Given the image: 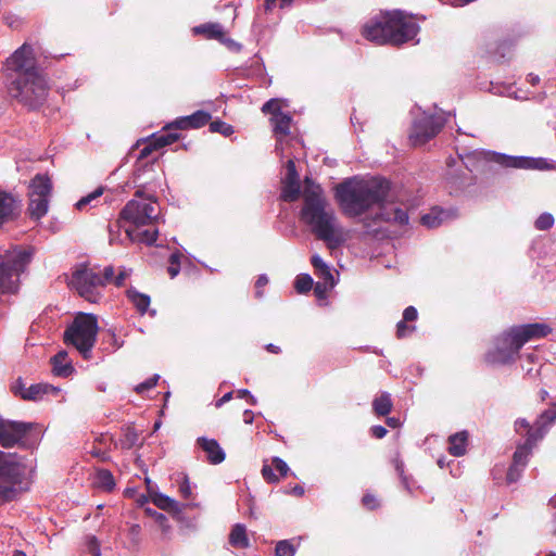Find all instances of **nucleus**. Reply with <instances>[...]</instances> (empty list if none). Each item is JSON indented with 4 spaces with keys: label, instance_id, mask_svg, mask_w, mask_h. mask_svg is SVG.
I'll return each mask as SVG.
<instances>
[{
    "label": "nucleus",
    "instance_id": "f257e3e1",
    "mask_svg": "<svg viewBox=\"0 0 556 556\" xmlns=\"http://www.w3.org/2000/svg\"><path fill=\"white\" fill-rule=\"evenodd\" d=\"M303 198L301 219L312 232L328 245L343 241V229L334 210L328 203L324 190L311 176H286L281 181L280 198L285 202H295Z\"/></svg>",
    "mask_w": 556,
    "mask_h": 556
},
{
    "label": "nucleus",
    "instance_id": "f03ea898",
    "mask_svg": "<svg viewBox=\"0 0 556 556\" xmlns=\"http://www.w3.org/2000/svg\"><path fill=\"white\" fill-rule=\"evenodd\" d=\"M5 68L15 74L8 87L10 96L31 110L41 106L47 99L48 86L36 65L33 47L28 43L20 47L7 59Z\"/></svg>",
    "mask_w": 556,
    "mask_h": 556
},
{
    "label": "nucleus",
    "instance_id": "7ed1b4c3",
    "mask_svg": "<svg viewBox=\"0 0 556 556\" xmlns=\"http://www.w3.org/2000/svg\"><path fill=\"white\" fill-rule=\"evenodd\" d=\"M391 182L384 176H370L366 179L349 177L334 189V198L342 212L357 217L375 205H381L389 197Z\"/></svg>",
    "mask_w": 556,
    "mask_h": 556
},
{
    "label": "nucleus",
    "instance_id": "20e7f679",
    "mask_svg": "<svg viewBox=\"0 0 556 556\" xmlns=\"http://www.w3.org/2000/svg\"><path fill=\"white\" fill-rule=\"evenodd\" d=\"M419 31V26L404 12L395 10L381 13L370 18L364 26L363 36L377 45L400 46L413 40Z\"/></svg>",
    "mask_w": 556,
    "mask_h": 556
},
{
    "label": "nucleus",
    "instance_id": "39448f33",
    "mask_svg": "<svg viewBox=\"0 0 556 556\" xmlns=\"http://www.w3.org/2000/svg\"><path fill=\"white\" fill-rule=\"evenodd\" d=\"M552 332L546 324L514 326L494 338L493 346L485 353L490 365H506L516 361L521 348L533 339L544 338Z\"/></svg>",
    "mask_w": 556,
    "mask_h": 556
},
{
    "label": "nucleus",
    "instance_id": "423d86ee",
    "mask_svg": "<svg viewBox=\"0 0 556 556\" xmlns=\"http://www.w3.org/2000/svg\"><path fill=\"white\" fill-rule=\"evenodd\" d=\"M36 466L17 454L0 451V505L29 489Z\"/></svg>",
    "mask_w": 556,
    "mask_h": 556
},
{
    "label": "nucleus",
    "instance_id": "0eeeda50",
    "mask_svg": "<svg viewBox=\"0 0 556 556\" xmlns=\"http://www.w3.org/2000/svg\"><path fill=\"white\" fill-rule=\"evenodd\" d=\"M460 161L469 172L484 170L488 164H497L505 168L523 170H553L556 172V161L545 157L511 156L489 150H477Z\"/></svg>",
    "mask_w": 556,
    "mask_h": 556
},
{
    "label": "nucleus",
    "instance_id": "6e6552de",
    "mask_svg": "<svg viewBox=\"0 0 556 556\" xmlns=\"http://www.w3.org/2000/svg\"><path fill=\"white\" fill-rule=\"evenodd\" d=\"M31 260V252L13 248L0 254V294L15 293L20 287V276Z\"/></svg>",
    "mask_w": 556,
    "mask_h": 556
},
{
    "label": "nucleus",
    "instance_id": "1a4fd4ad",
    "mask_svg": "<svg viewBox=\"0 0 556 556\" xmlns=\"http://www.w3.org/2000/svg\"><path fill=\"white\" fill-rule=\"evenodd\" d=\"M179 139L177 132H157L153 134L150 138L144 140L143 147L139 150L138 154L130 156L136 159V170L134 174H147L150 172H164V168L159 161V150L174 143Z\"/></svg>",
    "mask_w": 556,
    "mask_h": 556
},
{
    "label": "nucleus",
    "instance_id": "9d476101",
    "mask_svg": "<svg viewBox=\"0 0 556 556\" xmlns=\"http://www.w3.org/2000/svg\"><path fill=\"white\" fill-rule=\"evenodd\" d=\"M98 333V321L92 314L78 315L64 332V341L74 345L85 359L91 358Z\"/></svg>",
    "mask_w": 556,
    "mask_h": 556
},
{
    "label": "nucleus",
    "instance_id": "9b49d317",
    "mask_svg": "<svg viewBox=\"0 0 556 556\" xmlns=\"http://www.w3.org/2000/svg\"><path fill=\"white\" fill-rule=\"evenodd\" d=\"M138 199L130 200L122 210V217L136 227L154 223L160 215V207L155 201L154 192L146 187L137 189Z\"/></svg>",
    "mask_w": 556,
    "mask_h": 556
},
{
    "label": "nucleus",
    "instance_id": "f8f14e48",
    "mask_svg": "<svg viewBox=\"0 0 556 556\" xmlns=\"http://www.w3.org/2000/svg\"><path fill=\"white\" fill-rule=\"evenodd\" d=\"M52 190V181L49 176H34L30 180L27 212L31 219L38 220L48 213Z\"/></svg>",
    "mask_w": 556,
    "mask_h": 556
},
{
    "label": "nucleus",
    "instance_id": "ddd939ff",
    "mask_svg": "<svg viewBox=\"0 0 556 556\" xmlns=\"http://www.w3.org/2000/svg\"><path fill=\"white\" fill-rule=\"evenodd\" d=\"M447 118L443 111L435 113L422 112L415 118L409 134V141L414 147H421L433 139L444 127Z\"/></svg>",
    "mask_w": 556,
    "mask_h": 556
},
{
    "label": "nucleus",
    "instance_id": "4468645a",
    "mask_svg": "<svg viewBox=\"0 0 556 556\" xmlns=\"http://www.w3.org/2000/svg\"><path fill=\"white\" fill-rule=\"evenodd\" d=\"M68 286L91 303H97L101 299L100 273L93 268H76L68 280Z\"/></svg>",
    "mask_w": 556,
    "mask_h": 556
},
{
    "label": "nucleus",
    "instance_id": "2eb2a0df",
    "mask_svg": "<svg viewBox=\"0 0 556 556\" xmlns=\"http://www.w3.org/2000/svg\"><path fill=\"white\" fill-rule=\"evenodd\" d=\"M556 420V410L555 409H546L539 417L540 427L533 431H528V438L523 444L518 445L514 456H513V465H517L519 467H526L528 463V457L531 453V450L536 444L539 440H541L547 431V428Z\"/></svg>",
    "mask_w": 556,
    "mask_h": 556
},
{
    "label": "nucleus",
    "instance_id": "dca6fc26",
    "mask_svg": "<svg viewBox=\"0 0 556 556\" xmlns=\"http://www.w3.org/2000/svg\"><path fill=\"white\" fill-rule=\"evenodd\" d=\"M34 428L31 422L14 421L0 417V444L9 448L13 446H27V440L30 430Z\"/></svg>",
    "mask_w": 556,
    "mask_h": 556
},
{
    "label": "nucleus",
    "instance_id": "f3484780",
    "mask_svg": "<svg viewBox=\"0 0 556 556\" xmlns=\"http://www.w3.org/2000/svg\"><path fill=\"white\" fill-rule=\"evenodd\" d=\"M21 200L14 193L0 189V227L12 220L18 213Z\"/></svg>",
    "mask_w": 556,
    "mask_h": 556
},
{
    "label": "nucleus",
    "instance_id": "a211bd4d",
    "mask_svg": "<svg viewBox=\"0 0 556 556\" xmlns=\"http://www.w3.org/2000/svg\"><path fill=\"white\" fill-rule=\"evenodd\" d=\"M456 217V210H444L441 207H433L428 214H425L421 217V224L428 228H437L444 222L452 220Z\"/></svg>",
    "mask_w": 556,
    "mask_h": 556
},
{
    "label": "nucleus",
    "instance_id": "6ab92c4d",
    "mask_svg": "<svg viewBox=\"0 0 556 556\" xmlns=\"http://www.w3.org/2000/svg\"><path fill=\"white\" fill-rule=\"evenodd\" d=\"M289 471V466L285 460L279 457L271 459V465L264 464L262 468V476L268 483H276L280 477H286Z\"/></svg>",
    "mask_w": 556,
    "mask_h": 556
},
{
    "label": "nucleus",
    "instance_id": "aec40b11",
    "mask_svg": "<svg viewBox=\"0 0 556 556\" xmlns=\"http://www.w3.org/2000/svg\"><path fill=\"white\" fill-rule=\"evenodd\" d=\"M197 443L206 453L208 463L217 465L225 460L226 454L215 439L201 437Z\"/></svg>",
    "mask_w": 556,
    "mask_h": 556
},
{
    "label": "nucleus",
    "instance_id": "412c9836",
    "mask_svg": "<svg viewBox=\"0 0 556 556\" xmlns=\"http://www.w3.org/2000/svg\"><path fill=\"white\" fill-rule=\"evenodd\" d=\"M270 124L273 127L274 135L277 139V148L282 146L283 140L290 134V127L292 117L289 113L276 114L275 117H270Z\"/></svg>",
    "mask_w": 556,
    "mask_h": 556
},
{
    "label": "nucleus",
    "instance_id": "4be33fe9",
    "mask_svg": "<svg viewBox=\"0 0 556 556\" xmlns=\"http://www.w3.org/2000/svg\"><path fill=\"white\" fill-rule=\"evenodd\" d=\"M51 365L53 375L62 378L70 377L75 370L67 352L64 350L51 357Z\"/></svg>",
    "mask_w": 556,
    "mask_h": 556
},
{
    "label": "nucleus",
    "instance_id": "5701e85b",
    "mask_svg": "<svg viewBox=\"0 0 556 556\" xmlns=\"http://www.w3.org/2000/svg\"><path fill=\"white\" fill-rule=\"evenodd\" d=\"M60 389L52 384L36 383L27 388V391H25V395L23 394V400L37 402L43 400V397L49 394L58 395Z\"/></svg>",
    "mask_w": 556,
    "mask_h": 556
},
{
    "label": "nucleus",
    "instance_id": "b1692460",
    "mask_svg": "<svg viewBox=\"0 0 556 556\" xmlns=\"http://www.w3.org/2000/svg\"><path fill=\"white\" fill-rule=\"evenodd\" d=\"M151 501L157 508L173 514H181L186 507L176 500L159 492L153 493Z\"/></svg>",
    "mask_w": 556,
    "mask_h": 556
},
{
    "label": "nucleus",
    "instance_id": "393cba45",
    "mask_svg": "<svg viewBox=\"0 0 556 556\" xmlns=\"http://www.w3.org/2000/svg\"><path fill=\"white\" fill-rule=\"evenodd\" d=\"M448 452L451 455L459 457L465 455L468 444V432L460 431L448 438Z\"/></svg>",
    "mask_w": 556,
    "mask_h": 556
},
{
    "label": "nucleus",
    "instance_id": "a878e982",
    "mask_svg": "<svg viewBox=\"0 0 556 556\" xmlns=\"http://www.w3.org/2000/svg\"><path fill=\"white\" fill-rule=\"evenodd\" d=\"M195 35H204L208 39H220L224 36V28L218 23H205L193 28Z\"/></svg>",
    "mask_w": 556,
    "mask_h": 556
},
{
    "label": "nucleus",
    "instance_id": "bb28decb",
    "mask_svg": "<svg viewBox=\"0 0 556 556\" xmlns=\"http://www.w3.org/2000/svg\"><path fill=\"white\" fill-rule=\"evenodd\" d=\"M229 543L239 548H245L249 546V539L247 536V529L243 525L237 523L230 534H229Z\"/></svg>",
    "mask_w": 556,
    "mask_h": 556
},
{
    "label": "nucleus",
    "instance_id": "cd10ccee",
    "mask_svg": "<svg viewBox=\"0 0 556 556\" xmlns=\"http://www.w3.org/2000/svg\"><path fill=\"white\" fill-rule=\"evenodd\" d=\"M127 296L141 315H143L148 311L150 305L149 295L140 293L136 289L130 288L127 290Z\"/></svg>",
    "mask_w": 556,
    "mask_h": 556
},
{
    "label": "nucleus",
    "instance_id": "c85d7f7f",
    "mask_svg": "<svg viewBox=\"0 0 556 556\" xmlns=\"http://www.w3.org/2000/svg\"><path fill=\"white\" fill-rule=\"evenodd\" d=\"M372 409L378 416H387L392 409V400L389 393L383 392L372 402Z\"/></svg>",
    "mask_w": 556,
    "mask_h": 556
},
{
    "label": "nucleus",
    "instance_id": "c756f323",
    "mask_svg": "<svg viewBox=\"0 0 556 556\" xmlns=\"http://www.w3.org/2000/svg\"><path fill=\"white\" fill-rule=\"evenodd\" d=\"M104 187L100 186L96 188L92 192L88 193L87 195L79 199L75 207L79 211L86 210L87 206H96L99 198L103 194Z\"/></svg>",
    "mask_w": 556,
    "mask_h": 556
},
{
    "label": "nucleus",
    "instance_id": "7c9ffc66",
    "mask_svg": "<svg viewBox=\"0 0 556 556\" xmlns=\"http://www.w3.org/2000/svg\"><path fill=\"white\" fill-rule=\"evenodd\" d=\"M96 484L102 490L110 492L115 488V480L108 469H99L96 475Z\"/></svg>",
    "mask_w": 556,
    "mask_h": 556
},
{
    "label": "nucleus",
    "instance_id": "2f4dec72",
    "mask_svg": "<svg viewBox=\"0 0 556 556\" xmlns=\"http://www.w3.org/2000/svg\"><path fill=\"white\" fill-rule=\"evenodd\" d=\"M138 440L139 435L137 431L134 428L128 427L119 440L121 447L124 450H130L138 443Z\"/></svg>",
    "mask_w": 556,
    "mask_h": 556
},
{
    "label": "nucleus",
    "instance_id": "473e14b6",
    "mask_svg": "<svg viewBox=\"0 0 556 556\" xmlns=\"http://www.w3.org/2000/svg\"><path fill=\"white\" fill-rule=\"evenodd\" d=\"M382 217L387 222H393L401 226L408 224V214L402 208H394L391 213L382 214Z\"/></svg>",
    "mask_w": 556,
    "mask_h": 556
},
{
    "label": "nucleus",
    "instance_id": "72a5a7b5",
    "mask_svg": "<svg viewBox=\"0 0 556 556\" xmlns=\"http://www.w3.org/2000/svg\"><path fill=\"white\" fill-rule=\"evenodd\" d=\"M189 119V125L191 128L197 129L204 125H206L210 119L211 115L207 112L204 111H197L193 114L187 116Z\"/></svg>",
    "mask_w": 556,
    "mask_h": 556
},
{
    "label": "nucleus",
    "instance_id": "f704fd0d",
    "mask_svg": "<svg viewBox=\"0 0 556 556\" xmlns=\"http://www.w3.org/2000/svg\"><path fill=\"white\" fill-rule=\"evenodd\" d=\"M313 287V279L307 274H301L295 278L294 288L299 293H306Z\"/></svg>",
    "mask_w": 556,
    "mask_h": 556
},
{
    "label": "nucleus",
    "instance_id": "c9c22d12",
    "mask_svg": "<svg viewBox=\"0 0 556 556\" xmlns=\"http://www.w3.org/2000/svg\"><path fill=\"white\" fill-rule=\"evenodd\" d=\"M276 556H294L295 546L288 540L279 541L275 548Z\"/></svg>",
    "mask_w": 556,
    "mask_h": 556
},
{
    "label": "nucleus",
    "instance_id": "e433bc0d",
    "mask_svg": "<svg viewBox=\"0 0 556 556\" xmlns=\"http://www.w3.org/2000/svg\"><path fill=\"white\" fill-rule=\"evenodd\" d=\"M210 130L212 132H219L226 137L233 134V128L231 125L222 122V121H214L210 123Z\"/></svg>",
    "mask_w": 556,
    "mask_h": 556
},
{
    "label": "nucleus",
    "instance_id": "4c0bfd02",
    "mask_svg": "<svg viewBox=\"0 0 556 556\" xmlns=\"http://www.w3.org/2000/svg\"><path fill=\"white\" fill-rule=\"evenodd\" d=\"M262 112L270 114L271 117H275L276 114H283L278 99H270L266 101L262 106Z\"/></svg>",
    "mask_w": 556,
    "mask_h": 556
},
{
    "label": "nucleus",
    "instance_id": "58836bf2",
    "mask_svg": "<svg viewBox=\"0 0 556 556\" xmlns=\"http://www.w3.org/2000/svg\"><path fill=\"white\" fill-rule=\"evenodd\" d=\"M554 225V217L549 213H543L541 214L535 223L534 226L539 230H547Z\"/></svg>",
    "mask_w": 556,
    "mask_h": 556
},
{
    "label": "nucleus",
    "instance_id": "ea45409f",
    "mask_svg": "<svg viewBox=\"0 0 556 556\" xmlns=\"http://www.w3.org/2000/svg\"><path fill=\"white\" fill-rule=\"evenodd\" d=\"M160 379L159 375H154L151 378L147 379L146 381L139 383L135 390L137 393H143L152 388H154Z\"/></svg>",
    "mask_w": 556,
    "mask_h": 556
},
{
    "label": "nucleus",
    "instance_id": "a19ab883",
    "mask_svg": "<svg viewBox=\"0 0 556 556\" xmlns=\"http://www.w3.org/2000/svg\"><path fill=\"white\" fill-rule=\"evenodd\" d=\"M157 230H143L137 235L139 241L147 244H153L157 239Z\"/></svg>",
    "mask_w": 556,
    "mask_h": 556
},
{
    "label": "nucleus",
    "instance_id": "79ce46f5",
    "mask_svg": "<svg viewBox=\"0 0 556 556\" xmlns=\"http://www.w3.org/2000/svg\"><path fill=\"white\" fill-rule=\"evenodd\" d=\"M179 493L184 498H190L192 496V489L190 481L187 476L181 477L179 482Z\"/></svg>",
    "mask_w": 556,
    "mask_h": 556
},
{
    "label": "nucleus",
    "instance_id": "37998d69",
    "mask_svg": "<svg viewBox=\"0 0 556 556\" xmlns=\"http://www.w3.org/2000/svg\"><path fill=\"white\" fill-rule=\"evenodd\" d=\"M27 388L23 379L20 377L17 378L11 386V391L15 396H20L23 400V394L25 395V391H27Z\"/></svg>",
    "mask_w": 556,
    "mask_h": 556
},
{
    "label": "nucleus",
    "instance_id": "c03bdc74",
    "mask_svg": "<svg viewBox=\"0 0 556 556\" xmlns=\"http://www.w3.org/2000/svg\"><path fill=\"white\" fill-rule=\"evenodd\" d=\"M523 468L525 467H519L517 465H513L511 464L509 466V468H508L507 476H506L507 482L508 483H514V482L518 481V479L521 476V472H522Z\"/></svg>",
    "mask_w": 556,
    "mask_h": 556
},
{
    "label": "nucleus",
    "instance_id": "a18cd8bd",
    "mask_svg": "<svg viewBox=\"0 0 556 556\" xmlns=\"http://www.w3.org/2000/svg\"><path fill=\"white\" fill-rule=\"evenodd\" d=\"M114 267L108 266L104 268L103 274H100V280H101V290L111 281L114 282Z\"/></svg>",
    "mask_w": 556,
    "mask_h": 556
},
{
    "label": "nucleus",
    "instance_id": "49530a36",
    "mask_svg": "<svg viewBox=\"0 0 556 556\" xmlns=\"http://www.w3.org/2000/svg\"><path fill=\"white\" fill-rule=\"evenodd\" d=\"M540 427L539 425V419L536 420L535 422V427L534 428H531L529 422L526 420V419H518L516 420L515 422V429L517 432L521 433V430H525L526 431V435L528 437V431H533L535 432V430Z\"/></svg>",
    "mask_w": 556,
    "mask_h": 556
},
{
    "label": "nucleus",
    "instance_id": "de8ad7c7",
    "mask_svg": "<svg viewBox=\"0 0 556 556\" xmlns=\"http://www.w3.org/2000/svg\"><path fill=\"white\" fill-rule=\"evenodd\" d=\"M86 545L91 556H101L100 544L96 536H88Z\"/></svg>",
    "mask_w": 556,
    "mask_h": 556
},
{
    "label": "nucleus",
    "instance_id": "09e8293b",
    "mask_svg": "<svg viewBox=\"0 0 556 556\" xmlns=\"http://www.w3.org/2000/svg\"><path fill=\"white\" fill-rule=\"evenodd\" d=\"M150 516H152L155 521L164 529L166 530L167 528H169L168 523H167V518L164 514L162 513H159L156 510H153L151 508H147L146 510Z\"/></svg>",
    "mask_w": 556,
    "mask_h": 556
},
{
    "label": "nucleus",
    "instance_id": "8fccbe9b",
    "mask_svg": "<svg viewBox=\"0 0 556 556\" xmlns=\"http://www.w3.org/2000/svg\"><path fill=\"white\" fill-rule=\"evenodd\" d=\"M406 323L407 321H405L403 319L397 323V325H396L397 338H404L415 329V327L407 326Z\"/></svg>",
    "mask_w": 556,
    "mask_h": 556
},
{
    "label": "nucleus",
    "instance_id": "3c124183",
    "mask_svg": "<svg viewBox=\"0 0 556 556\" xmlns=\"http://www.w3.org/2000/svg\"><path fill=\"white\" fill-rule=\"evenodd\" d=\"M268 283V278L266 275H260L257 277V280L255 282V296L262 298L263 296V288Z\"/></svg>",
    "mask_w": 556,
    "mask_h": 556
},
{
    "label": "nucleus",
    "instance_id": "603ef678",
    "mask_svg": "<svg viewBox=\"0 0 556 556\" xmlns=\"http://www.w3.org/2000/svg\"><path fill=\"white\" fill-rule=\"evenodd\" d=\"M318 276L324 280V289L329 286L333 287V276L331 274V270L329 267L325 268L324 270L318 273Z\"/></svg>",
    "mask_w": 556,
    "mask_h": 556
},
{
    "label": "nucleus",
    "instance_id": "864d4df0",
    "mask_svg": "<svg viewBox=\"0 0 556 556\" xmlns=\"http://www.w3.org/2000/svg\"><path fill=\"white\" fill-rule=\"evenodd\" d=\"M168 129L170 128H175V129H189L191 128L190 125H189V119L187 116H182V117H179L177 118L175 122H173L172 124H169L167 126Z\"/></svg>",
    "mask_w": 556,
    "mask_h": 556
},
{
    "label": "nucleus",
    "instance_id": "5fc2aeb1",
    "mask_svg": "<svg viewBox=\"0 0 556 556\" xmlns=\"http://www.w3.org/2000/svg\"><path fill=\"white\" fill-rule=\"evenodd\" d=\"M418 313L414 306H408L403 312V320L414 321L417 319Z\"/></svg>",
    "mask_w": 556,
    "mask_h": 556
},
{
    "label": "nucleus",
    "instance_id": "6e6d98bb",
    "mask_svg": "<svg viewBox=\"0 0 556 556\" xmlns=\"http://www.w3.org/2000/svg\"><path fill=\"white\" fill-rule=\"evenodd\" d=\"M313 267L319 273L327 268V264L324 262V260L319 255H313L311 258Z\"/></svg>",
    "mask_w": 556,
    "mask_h": 556
},
{
    "label": "nucleus",
    "instance_id": "4d7b16f0",
    "mask_svg": "<svg viewBox=\"0 0 556 556\" xmlns=\"http://www.w3.org/2000/svg\"><path fill=\"white\" fill-rule=\"evenodd\" d=\"M371 435L377 439H382L387 434V429L383 426H372L370 429Z\"/></svg>",
    "mask_w": 556,
    "mask_h": 556
},
{
    "label": "nucleus",
    "instance_id": "13d9d810",
    "mask_svg": "<svg viewBox=\"0 0 556 556\" xmlns=\"http://www.w3.org/2000/svg\"><path fill=\"white\" fill-rule=\"evenodd\" d=\"M363 504L364 506H366L367 508L369 509H374L377 507V500L374 495L371 494H366L364 495L363 497Z\"/></svg>",
    "mask_w": 556,
    "mask_h": 556
},
{
    "label": "nucleus",
    "instance_id": "bf43d9fd",
    "mask_svg": "<svg viewBox=\"0 0 556 556\" xmlns=\"http://www.w3.org/2000/svg\"><path fill=\"white\" fill-rule=\"evenodd\" d=\"M285 174H298L295 163L293 160L289 159L285 165Z\"/></svg>",
    "mask_w": 556,
    "mask_h": 556
},
{
    "label": "nucleus",
    "instance_id": "052dcab7",
    "mask_svg": "<svg viewBox=\"0 0 556 556\" xmlns=\"http://www.w3.org/2000/svg\"><path fill=\"white\" fill-rule=\"evenodd\" d=\"M126 277H127V273L125 270L119 271L118 275L115 276V278H114V285L117 287L123 286Z\"/></svg>",
    "mask_w": 556,
    "mask_h": 556
},
{
    "label": "nucleus",
    "instance_id": "680f3d73",
    "mask_svg": "<svg viewBox=\"0 0 556 556\" xmlns=\"http://www.w3.org/2000/svg\"><path fill=\"white\" fill-rule=\"evenodd\" d=\"M167 271L170 276V278H174L176 277L179 271H180V265H173V264H169L168 268H167Z\"/></svg>",
    "mask_w": 556,
    "mask_h": 556
},
{
    "label": "nucleus",
    "instance_id": "e2e57ef3",
    "mask_svg": "<svg viewBox=\"0 0 556 556\" xmlns=\"http://www.w3.org/2000/svg\"><path fill=\"white\" fill-rule=\"evenodd\" d=\"M253 419H254V414H253V412H252V410H250V409H245V410L243 412V420H244V422H245V424H248V425H250V424H252V422H253Z\"/></svg>",
    "mask_w": 556,
    "mask_h": 556
},
{
    "label": "nucleus",
    "instance_id": "0e129e2a",
    "mask_svg": "<svg viewBox=\"0 0 556 556\" xmlns=\"http://www.w3.org/2000/svg\"><path fill=\"white\" fill-rule=\"evenodd\" d=\"M91 454L96 457H99L103 462L109 459V455L105 452H102L101 450H93Z\"/></svg>",
    "mask_w": 556,
    "mask_h": 556
},
{
    "label": "nucleus",
    "instance_id": "69168bd1",
    "mask_svg": "<svg viewBox=\"0 0 556 556\" xmlns=\"http://www.w3.org/2000/svg\"><path fill=\"white\" fill-rule=\"evenodd\" d=\"M232 397V392H228L226 394H224L216 403V406L219 407L222 405H224L225 403H227L230 399Z\"/></svg>",
    "mask_w": 556,
    "mask_h": 556
},
{
    "label": "nucleus",
    "instance_id": "338daca9",
    "mask_svg": "<svg viewBox=\"0 0 556 556\" xmlns=\"http://www.w3.org/2000/svg\"><path fill=\"white\" fill-rule=\"evenodd\" d=\"M181 255L178 252L172 253L169 256V264L180 265Z\"/></svg>",
    "mask_w": 556,
    "mask_h": 556
},
{
    "label": "nucleus",
    "instance_id": "774afa93",
    "mask_svg": "<svg viewBox=\"0 0 556 556\" xmlns=\"http://www.w3.org/2000/svg\"><path fill=\"white\" fill-rule=\"evenodd\" d=\"M387 424L391 428H397L400 426V419L395 417L387 418Z\"/></svg>",
    "mask_w": 556,
    "mask_h": 556
}]
</instances>
